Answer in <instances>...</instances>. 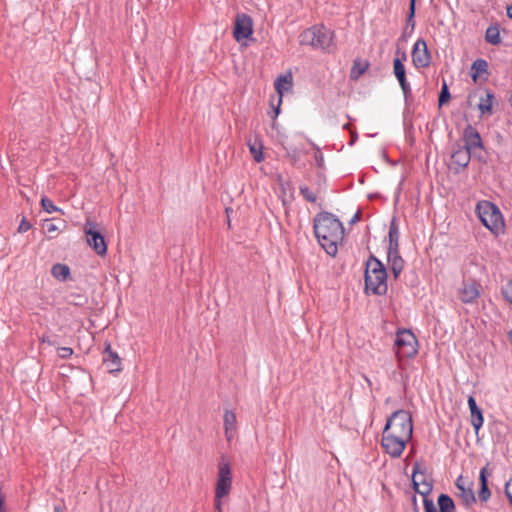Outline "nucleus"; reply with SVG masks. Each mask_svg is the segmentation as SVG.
I'll return each instance as SVG.
<instances>
[{
	"label": "nucleus",
	"mask_w": 512,
	"mask_h": 512,
	"mask_svg": "<svg viewBox=\"0 0 512 512\" xmlns=\"http://www.w3.org/2000/svg\"><path fill=\"white\" fill-rule=\"evenodd\" d=\"M313 229L319 244L331 256H335L344 236L342 222L330 212L318 213L313 221Z\"/></svg>",
	"instance_id": "obj_1"
},
{
	"label": "nucleus",
	"mask_w": 512,
	"mask_h": 512,
	"mask_svg": "<svg viewBox=\"0 0 512 512\" xmlns=\"http://www.w3.org/2000/svg\"><path fill=\"white\" fill-rule=\"evenodd\" d=\"M364 282L366 294L382 296L387 293V270L374 254H370L365 263Z\"/></svg>",
	"instance_id": "obj_2"
},
{
	"label": "nucleus",
	"mask_w": 512,
	"mask_h": 512,
	"mask_svg": "<svg viewBox=\"0 0 512 512\" xmlns=\"http://www.w3.org/2000/svg\"><path fill=\"white\" fill-rule=\"evenodd\" d=\"M475 212L480 222L493 234L498 235L504 230V220L500 209L487 200L479 201L476 204Z\"/></svg>",
	"instance_id": "obj_3"
},
{
	"label": "nucleus",
	"mask_w": 512,
	"mask_h": 512,
	"mask_svg": "<svg viewBox=\"0 0 512 512\" xmlns=\"http://www.w3.org/2000/svg\"><path fill=\"white\" fill-rule=\"evenodd\" d=\"M383 430L405 438L406 441H410L413 434V421L411 414L404 409H399L393 412L388 417Z\"/></svg>",
	"instance_id": "obj_4"
},
{
	"label": "nucleus",
	"mask_w": 512,
	"mask_h": 512,
	"mask_svg": "<svg viewBox=\"0 0 512 512\" xmlns=\"http://www.w3.org/2000/svg\"><path fill=\"white\" fill-rule=\"evenodd\" d=\"M334 33L324 26H312L304 30L299 36L301 45H309L315 49L329 51Z\"/></svg>",
	"instance_id": "obj_5"
},
{
	"label": "nucleus",
	"mask_w": 512,
	"mask_h": 512,
	"mask_svg": "<svg viewBox=\"0 0 512 512\" xmlns=\"http://www.w3.org/2000/svg\"><path fill=\"white\" fill-rule=\"evenodd\" d=\"M394 349L399 362L405 358H414L418 353V340L410 329H398Z\"/></svg>",
	"instance_id": "obj_6"
},
{
	"label": "nucleus",
	"mask_w": 512,
	"mask_h": 512,
	"mask_svg": "<svg viewBox=\"0 0 512 512\" xmlns=\"http://www.w3.org/2000/svg\"><path fill=\"white\" fill-rule=\"evenodd\" d=\"M462 139L464 141V145H462V147L466 148V150L472 153L476 160L482 163L487 162L484 155L485 148L482 138L475 127H473L471 124H468L463 131Z\"/></svg>",
	"instance_id": "obj_7"
},
{
	"label": "nucleus",
	"mask_w": 512,
	"mask_h": 512,
	"mask_svg": "<svg viewBox=\"0 0 512 512\" xmlns=\"http://www.w3.org/2000/svg\"><path fill=\"white\" fill-rule=\"evenodd\" d=\"M84 232L87 244L95 251V253L101 257L106 256L107 243L104 235L98 229V225L91 220H87L84 226Z\"/></svg>",
	"instance_id": "obj_8"
},
{
	"label": "nucleus",
	"mask_w": 512,
	"mask_h": 512,
	"mask_svg": "<svg viewBox=\"0 0 512 512\" xmlns=\"http://www.w3.org/2000/svg\"><path fill=\"white\" fill-rule=\"evenodd\" d=\"M408 442L405 438L394 435L389 431L383 430L382 432L381 446L392 458H399Z\"/></svg>",
	"instance_id": "obj_9"
},
{
	"label": "nucleus",
	"mask_w": 512,
	"mask_h": 512,
	"mask_svg": "<svg viewBox=\"0 0 512 512\" xmlns=\"http://www.w3.org/2000/svg\"><path fill=\"white\" fill-rule=\"evenodd\" d=\"M232 485L231 466L228 462H221L217 475L215 498H223L229 495Z\"/></svg>",
	"instance_id": "obj_10"
},
{
	"label": "nucleus",
	"mask_w": 512,
	"mask_h": 512,
	"mask_svg": "<svg viewBox=\"0 0 512 512\" xmlns=\"http://www.w3.org/2000/svg\"><path fill=\"white\" fill-rule=\"evenodd\" d=\"M412 63L416 68H426L431 64L432 56L428 50L427 43L423 38H419L413 45Z\"/></svg>",
	"instance_id": "obj_11"
},
{
	"label": "nucleus",
	"mask_w": 512,
	"mask_h": 512,
	"mask_svg": "<svg viewBox=\"0 0 512 512\" xmlns=\"http://www.w3.org/2000/svg\"><path fill=\"white\" fill-rule=\"evenodd\" d=\"M455 486L458 490L456 495L461 499L464 506L470 507L476 503L473 481L460 475L455 481Z\"/></svg>",
	"instance_id": "obj_12"
},
{
	"label": "nucleus",
	"mask_w": 512,
	"mask_h": 512,
	"mask_svg": "<svg viewBox=\"0 0 512 512\" xmlns=\"http://www.w3.org/2000/svg\"><path fill=\"white\" fill-rule=\"evenodd\" d=\"M473 154L470 153L466 148L462 147L461 144L457 143L455 149L451 154L449 168L458 174L463 171L470 163Z\"/></svg>",
	"instance_id": "obj_13"
},
{
	"label": "nucleus",
	"mask_w": 512,
	"mask_h": 512,
	"mask_svg": "<svg viewBox=\"0 0 512 512\" xmlns=\"http://www.w3.org/2000/svg\"><path fill=\"white\" fill-rule=\"evenodd\" d=\"M407 60V54L405 51L402 52V57H395L393 60V73L399 82L401 90L405 99L411 95V86L406 78V68L404 61Z\"/></svg>",
	"instance_id": "obj_14"
},
{
	"label": "nucleus",
	"mask_w": 512,
	"mask_h": 512,
	"mask_svg": "<svg viewBox=\"0 0 512 512\" xmlns=\"http://www.w3.org/2000/svg\"><path fill=\"white\" fill-rule=\"evenodd\" d=\"M253 33V21L247 14H238L235 20L233 36L237 42L247 39Z\"/></svg>",
	"instance_id": "obj_15"
},
{
	"label": "nucleus",
	"mask_w": 512,
	"mask_h": 512,
	"mask_svg": "<svg viewBox=\"0 0 512 512\" xmlns=\"http://www.w3.org/2000/svg\"><path fill=\"white\" fill-rule=\"evenodd\" d=\"M412 485L416 493L426 497L433 489L432 483L427 482L425 474L420 470V464L414 463L412 472Z\"/></svg>",
	"instance_id": "obj_16"
},
{
	"label": "nucleus",
	"mask_w": 512,
	"mask_h": 512,
	"mask_svg": "<svg viewBox=\"0 0 512 512\" xmlns=\"http://www.w3.org/2000/svg\"><path fill=\"white\" fill-rule=\"evenodd\" d=\"M477 98H479L477 108L479 109L481 115H492L494 106H498V101L494 92L490 89H485L483 91L481 90Z\"/></svg>",
	"instance_id": "obj_17"
},
{
	"label": "nucleus",
	"mask_w": 512,
	"mask_h": 512,
	"mask_svg": "<svg viewBox=\"0 0 512 512\" xmlns=\"http://www.w3.org/2000/svg\"><path fill=\"white\" fill-rule=\"evenodd\" d=\"M103 363L110 373H117L122 370L121 359L118 354L112 350L111 344L106 342L103 350Z\"/></svg>",
	"instance_id": "obj_18"
},
{
	"label": "nucleus",
	"mask_w": 512,
	"mask_h": 512,
	"mask_svg": "<svg viewBox=\"0 0 512 512\" xmlns=\"http://www.w3.org/2000/svg\"><path fill=\"white\" fill-rule=\"evenodd\" d=\"M491 475H492V470L489 468V463H487L480 470V474H479L480 489L478 491V498L482 503L487 502L491 496V491L488 487V478Z\"/></svg>",
	"instance_id": "obj_19"
},
{
	"label": "nucleus",
	"mask_w": 512,
	"mask_h": 512,
	"mask_svg": "<svg viewBox=\"0 0 512 512\" xmlns=\"http://www.w3.org/2000/svg\"><path fill=\"white\" fill-rule=\"evenodd\" d=\"M468 407L470 410L471 424L475 430V433L478 434L484 422L482 410L477 405L476 400L473 396L468 397Z\"/></svg>",
	"instance_id": "obj_20"
},
{
	"label": "nucleus",
	"mask_w": 512,
	"mask_h": 512,
	"mask_svg": "<svg viewBox=\"0 0 512 512\" xmlns=\"http://www.w3.org/2000/svg\"><path fill=\"white\" fill-rule=\"evenodd\" d=\"M479 296L478 285L476 282H464L459 290V298L464 303H471Z\"/></svg>",
	"instance_id": "obj_21"
},
{
	"label": "nucleus",
	"mask_w": 512,
	"mask_h": 512,
	"mask_svg": "<svg viewBox=\"0 0 512 512\" xmlns=\"http://www.w3.org/2000/svg\"><path fill=\"white\" fill-rule=\"evenodd\" d=\"M387 258L394 279H398L405 266V261L401 257L400 251L387 252Z\"/></svg>",
	"instance_id": "obj_22"
},
{
	"label": "nucleus",
	"mask_w": 512,
	"mask_h": 512,
	"mask_svg": "<svg viewBox=\"0 0 512 512\" xmlns=\"http://www.w3.org/2000/svg\"><path fill=\"white\" fill-rule=\"evenodd\" d=\"M388 238H389V245H388L387 252L399 251L400 232H399V227H398L397 220L395 217H393L390 222Z\"/></svg>",
	"instance_id": "obj_23"
},
{
	"label": "nucleus",
	"mask_w": 512,
	"mask_h": 512,
	"mask_svg": "<svg viewBox=\"0 0 512 512\" xmlns=\"http://www.w3.org/2000/svg\"><path fill=\"white\" fill-rule=\"evenodd\" d=\"M282 81H285L287 82L289 85L292 84V76L291 74H288V75H280L274 82V86H275V89L278 93V105L277 107H275L273 109V112H274V115L272 116L273 118H276L278 116V114L280 113V105L282 103V96H283V88H282V85H281V82Z\"/></svg>",
	"instance_id": "obj_24"
},
{
	"label": "nucleus",
	"mask_w": 512,
	"mask_h": 512,
	"mask_svg": "<svg viewBox=\"0 0 512 512\" xmlns=\"http://www.w3.org/2000/svg\"><path fill=\"white\" fill-rule=\"evenodd\" d=\"M488 73V62L485 59H476L471 66V78L477 83L481 74Z\"/></svg>",
	"instance_id": "obj_25"
},
{
	"label": "nucleus",
	"mask_w": 512,
	"mask_h": 512,
	"mask_svg": "<svg viewBox=\"0 0 512 512\" xmlns=\"http://www.w3.org/2000/svg\"><path fill=\"white\" fill-rule=\"evenodd\" d=\"M439 507L438 512H456V507L453 499L447 494H440L437 499Z\"/></svg>",
	"instance_id": "obj_26"
},
{
	"label": "nucleus",
	"mask_w": 512,
	"mask_h": 512,
	"mask_svg": "<svg viewBox=\"0 0 512 512\" xmlns=\"http://www.w3.org/2000/svg\"><path fill=\"white\" fill-rule=\"evenodd\" d=\"M51 274L56 279L65 281L70 276V269L66 264L56 263L51 268Z\"/></svg>",
	"instance_id": "obj_27"
},
{
	"label": "nucleus",
	"mask_w": 512,
	"mask_h": 512,
	"mask_svg": "<svg viewBox=\"0 0 512 512\" xmlns=\"http://www.w3.org/2000/svg\"><path fill=\"white\" fill-rule=\"evenodd\" d=\"M250 153L255 162L261 163L264 161L263 145L261 141L248 142Z\"/></svg>",
	"instance_id": "obj_28"
},
{
	"label": "nucleus",
	"mask_w": 512,
	"mask_h": 512,
	"mask_svg": "<svg viewBox=\"0 0 512 512\" xmlns=\"http://www.w3.org/2000/svg\"><path fill=\"white\" fill-rule=\"evenodd\" d=\"M224 426H225V434L228 440H230L231 435L230 431L234 430L236 427V415L234 412L230 410H226L224 414Z\"/></svg>",
	"instance_id": "obj_29"
},
{
	"label": "nucleus",
	"mask_w": 512,
	"mask_h": 512,
	"mask_svg": "<svg viewBox=\"0 0 512 512\" xmlns=\"http://www.w3.org/2000/svg\"><path fill=\"white\" fill-rule=\"evenodd\" d=\"M485 40L491 45H498L501 43L500 31L497 25L489 26L485 33Z\"/></svg>",
	"instance_id": "obj_30"
},
{
	"label": "nucleus",
	"mask_w": 512,
	"mask_h": 512,
	"mask_svg": "<svg viewBox=\"0 0 512 512\" xmlns=\"http://www.w3.org/2000/svg\"><path fill=\"white\" fill-rule=\"evenodd\" d=\"M369 64L367 62L362 63L360 60H355L350 72V78L352 80H357L361 75H363L368 69Z\"/></svg>",
	"instance_id": "obj_31"
},
{
	"label": "nucleus",
	"mask_w": 512,
	"mask_h": 512,
	"mask_svg": "<svg viewBox=\"0 0 512 512\" xmlns=\"http://www.w3.org/2000/svg\"><path fill=\"white\" fill-rule=\"evenodd\" d=\"M67 302L74 306H85L88 303V298L84 294L72 292L67 296Z\"/></svg>",
	"instance_id": "obj_32"
},
{
	"label": "nucleus",
	"mask_w": 512,
	"mask_h": 512,
	"mask_svg": "<svg viewBox=\"0 0 512 512\" xmlns=\"http://www.w3.org/2000/svg\"><path fill=\"white\" fill-rule=\"evenodd\" d=\"M415 10H416V0H410L407 17H406L407 27H410L409 34H411L413 32L415 25H416V22L414 20Z\"/></svg>",
	"instance_id": "obj_33"
},
{
	"label": "nucleus",
	"mask_w": 512,
	"mask_h": 512,
	"mask_svg": "<svg viewBox=\"0 0 512 512\" xmlns=\"http://www.w3.org/2000/svg\"><path fill=\"white\" fill-rule=\"evenodd\" d=\"M43 230L50 238H55L59 232V227L52 220L47 219L43 223Z\"/></svg>",
	"instance_id": "obj_34"
},
{
	"label": "nucleus",
	"mask_w": 512,
	"mask_h": 512,
	"mask_svg": "<svg viewBox=\"0 0 512 512\" xmlns=\"http://www.w3.org/2000/svg\"><path fill=\"white\" fill-rule=\"evenodd\" d=\"M299 191H300V194L302 195V197L307 201V202H310V203H315L316 200H317V196L314 192H312L308 186L306 185H301L299 187Z\"/></svg>",
	"instance_id": "obj_35"
},
{
	"label": "nucleus",
	"mask_w": 512,
	"mask_h": 512,
	"mask_svg": "<svg viewBox=\"0 0 512 512\" xmlns=\"http://www.w3.org/2000/svg\"><path fill=\"white\" fill-rule=\"evenodd\" d=\"M450 97H451V95H450L448 86H447L446 82H443V85H442V88H441V91H440L439 97H438L439 106L446 104L449 101Z\"/></svg>",
	"instance_id": "obj_36"
},
{
	"label": "nucleus",
	"mask_w": 512,
	"mask_h": 512,
	"mask_svg": "<svg viewBox=\"0 0 512 512\" xmlns=\"http://www.w3.org/2000/svg\"><path fill=\"white\" fill-rule=\"evenodd\" d=\"M41 206H42V208L47 213H53V212H56V211H61V209L58 208L57 206H55L53 204V202L49 198H47V197H42L41 198Z\"/></svg>",
	"instance_id": "obj_37"
},
{
	"label": "nucleus",
	"mask_w": 512,
	"mask_h": 512,
	"mask_svg": "<svg viewBox=\"0 0 512 512\" xmlns=\"http://www.w3.org/2000/svg\"><path fill=\"white\" fill-rule=\"evenodd\" d=\"M501 293L504 299L512 304V279L509 280L506 285L501 288Z\"/></svg>",
	"instance_id": "obj_38"
},
{
	"label": "nucleus",
	"mask_w": 512,
	"mask_h": 512,
	"mask_svg": "<svg viewBox=\"0 0 512 512\" xmlns=\"http://www.w3.org/2000/svg\"><path fill=\"white\" fill-rule=\"evenodd\" d=\"M423 504L425 512H438L433 500L429 499L428 496L424 497Z\"/></svg>",
	"instance_id": "obj_39"
},
{
	"label": "nucleus",
	"mask_w": 512,
	"mask_h": 512,
	"mask_svg": "<svg viewBox=\"0 0 512 512\" xmlns=\"http://www.w3.org/2000/svg\"><path fill=\"white\" fill-rule=\"evenodd\" d=\"M57 352L58 356L62 359H67L73 354V350L70 347H60Z\"/></svg>",
	"instance_id": "obj_40"
},
{
	"label": "nucleus",
	"mask_w": 512,
	"mask_h": 512,
	"mask_svg": "<svg viewBox=\"0 0 512 512\" xmlns=\"http://www.w3.org/2000/svg\"><path fill=\"white\" fill-rule=\"evenodd\" d=\"M504 492L510 505L512 506V477L506 482Z\"/></svg>",
	"instance_id": "obj_41"
},
{
	"label": "nucleus",
	"mask_w": 512,
	"mask_h": 512,
	"mask_svg": "<svg viewBox=\"0 0 512 512\" xmlns=\"http://www.w3.org/2000/svg\"><path fill=\"white\" fill-rule=\"evenodd\" d=\"M31 227H32L31 223L25 217H23L20 222V225L18 227V232L24 233V232L30 230Z\"/></svg>",
	"instance_id": "obj_42"
},
{
	"label": "nucleus",
	"mask_w": 512,
	"mask_h": 512,
	"mask_svg": "<svg viewBox=\"0 0 512 512\" xmlns=\"http://www.w3.org/2000/svg\"><path fill=\"white\" fill-rule=\"evenodd\" d=\"M481 92V89H475L468 93L467 95V106L472 107L473 100L478 97V94Z\"/></svg>",
	"instance_id": "obj_43"
},
{
	"label": "nucleus",
	"mask_w": 512,
	"mask_h": 512,
	"mask_svg": "<svg viewBox=\"0 0 512 512\" xmlns=\"http://www.w3.org/2000/svg\"><path fill=\"white\" fill-rule=\"evenodd\" d=\"M362 217V213L360 210H358L354 216L351 218L349 224H355L356 222L360 221Z\"/></svg>",
	"instance_id": "obj_44"
},
{
	"label": "nucleus",
	"mask_w": 512,
	"mask_h": 512,
	"mask_svg": "<svg viewBox=\"0 0 512 512\" xmlns=\"http://www.w3.org/2000/svg\"><path fill=\"white\" fill-rule=\"evenodd\" d=\"M222 498H215L214 499V502H215V510L217 512H222L223 509H222V501H221Z\"/></svg>",
	"instance_id": "obj_45"
},
{
	"label": "nucleus",
	"mask_w": 512,
	"mask_h": 512,
	"mask_svg": "<svg viewBox=\"0 0 512 512\" xmlns=\"http://www.w3.org/2000/svg\"><path fill=\"white\" fill-rule=\"evenodd\" d=\"M409 28H410V27H407V26H406V28L403 30L402 35H401V37L399 38V40H401V41H406L407 31H409Z\"/></svg>",
	"instance_id": "obj_46"
},
{
	"label": "nucleus",
	"mask_w": 512,
	"mask_h": 512,
	"mask_svg": "<svg viewBox=\"0 0 512 512\" xmlns=\"http://www.w3.org/2000/svg\"><path fill=\"white\" fill-rule=\"evenodd\" d=\"M357 140V133L354 131V132H351V141H350V145H353L354 142Z\"/></svg>",
	"instance_id": "obj_47"
},
{
	"label": "nucleus",
	"mask_w": 512,
	"mask_h": 512,
	"mask_svg": "<svg viewBox=\"0 0 512 512\" xmlns=\"http://www.w3.org/2000/svg\"><path fill=\"white\" fill-rule=\"evenodd\" d=\"M281 85H282L283 91H284V90H288V89H290V88L292 87V84H291V85H289V84H288L287 82H285V81H282V82H281Z\"/></svg>",
	"instance_id": "obj_48"
},
{
	"label": "nucleus",
	"mask_w": 512,
	"mask_h": 512,
	"mask_svg": "<svg viewBox=\"0 0 512 512\" xmlns=\"http://www.w3.org/2000/svg\"><path fill=\"white\" fill-rule=\"evenodd\" d=\"M507 16L512 20V4L507 6Z\"/></svg>",
	"instance_id": "obj_49"
},
{
	"label": "nucleus",
	"mask_w": 512,
	"mask_h": 512,
	"mask_svg": "<svg viewBox=\"0 0 512 512\" xmlns=\"http://www.w3.org/2000/svg\"><path fill=\"white\" fill-rule=\"evenodd\" d=\"M54 512H62V508L60 506H55Z\"/></svg>",
	"instance_id": "obj_50"
},
{
	"label": "nucleus",
	"mask_w": 512,
	"mask_h": 512,
	"mask_svg": "<svg viewBox=\"0 0 512 512\" xmlns=\"http://www.w3.org/2000/svg\"><path fill=\"white\" fill-rule=\"evenodd\" d=\"M402 52H403V51H400V49H397V51H396V57H402Z\"/></svg>",
	"instance_id": "obj_51"
},
{
	"label": "nucleus",
	"mask_w": 512,
	"mask_h": 512,
	"mask_svg": "<svg viewBox=\"0 0 512 512\" xmlns=\"http://www.w3.org/2000/svg\"><path fill=\"white\" fill-rule=\"evenodd\" d=\"M317 161H318V165L320 166V165H321V163H320V162H322V161H323V158H322V155H321V154L319 155V158H317Z\"/></svg>",
	"instance_id": "obj_52"
},
{
	"label": "nucleus",
	"mask_w": 512,
	"mask_h": 512,
	"mask_svg": "<svg viewBox=\"0 0 512 512\" xmlns=\"http://www.w3.org/2000/svg\"><path fill=\"white\" fill-rule=\"evenodd\" d=\"M350 127H351L350 123H346V124L343 126V128H344V129H348V130L350 129Z\"/></svg>",
	"instance_id": "obj_53"
},
{
	"label": "nucleus",
	"mask_w": 512,
	"mask_h": 512,
	"mask_svg": "<svg viewBox=\"0 0 512 512\" xmlns=\"http://www.w3.org/2000/svg\"><path fill=\"white\" fill-rule=\"evenodd\" d=\"M508 337H509V340H510V342L512 344V328H511V331L508 334Z\"/></svg>",
	"instance_id": "obj_54"
},
{
	"label": "nucleus",
	"mask_w": 512,
	"mask_h": 512,
	"mask_svg": "<svg viewBox=\"0 0 512 512\" xmlns=\"http://www.w3.org/2000/svg\"><path fill=\"white\" fill-rule=\"evenodd\" d=\"M509 102H510V104H511V106H512V93H511V96H510Z\"/></svg>",
	"instance_id": "obj_55"
}]
</instances>
